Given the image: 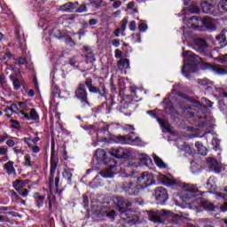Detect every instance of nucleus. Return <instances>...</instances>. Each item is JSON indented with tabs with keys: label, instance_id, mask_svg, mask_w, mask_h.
<instances>
[{
	"label": "nucleus",
	"instance_id": "obj_1",
	"mask_svg": "<svg viewBox=\"0 0 227 227\" xmlns=\"http://www.w3.org/2000/svg\"><path fill=\"white\" fill-rule=\"evenodd\" d=\"M94 159L98 160V164H104L107 167L106 171L100 172L101 178H113L116 175L118 162L114 158L107 157V153L104 149H97Z\"/></svg>",
	"mask_w": 227,
	"mask_h": 227
},
{
	"label": "nucleus",
	"instance_id": "obj_2",
	"mask_svg": "<svg viewBox=\"0 0 227 227\" xmlns=\"http://www.w3.org/2000/svg\"><path fill=\"white\" fill-rule=\"evenodd\" d=\"M114 203L116 205L117 208H119V212L121 214V219L124 224H129V226L137 224L139 218L132 214H129V207H132V202L121 196H117L114 198Z\"/></svg>",
	"mask_w": 227,
	"mask_h": 227
},
{
	"label": "nucleus",
	"instance_id": "obj_3",
	"mask_svg": "<svg viewBox=\"0 0 227 227\" xmlns=\"http://www.w3.org/2000/svg\"><path fill=\"white\" fill-rule=\"evenodd\" d=\"M183 58H184V59H188V62L184 63L181 72L183 75L186 77V79H191V74L197 72L198 63H200V59H201V58L192 51H184Z\"/></svg>",
	"mask_w": 227,
	"mask_h": 227
},
{
	"label": "nucleus",
	"instance_id": "obj_4",
	"mask_svg": "<svg viewBox=\"0 0 227 227\" xmlns=\"http://www.w3.org/2000/svg\"><path fill=\"white\" fill-rule=\"evenodd\" d=\"M86 88L89 90V93L96 95L98 100H108L107 96L109 95V90L106 87L104 82H94L93 78H86Z\"/></svg>",
	"mask_w": 227,
	"mask_h": 227
},
{
	"label": "nucleus",
	"instance_id": "obj_5",
	"mask_svg": "<svg viewBox=\"0 0 227 227\" xmlns=\"http://www.w3.org/2000/svg\"><path fill=\"white\" fill-rule=\"evenodd\" d=\"M18 106H19L20 109H23V110H20L17 113L20 120H23V121L27 120V121H40V115H38V112H36V109L31 108L29 111V114L26 113V111L27 110V103L19 101Z\"/></svg>",
	"mask_w": 227,
	"mask_h": 227
},
{
	"label": "nucleus",
	"instance_id": "obj_6",
	"mask_svg": "<svg viewBox=\"0 0 227 227\" xmlns=\"http://www.w3.org/2000/svg\"><path fill=\"white\" fill-rule=\"evenodd\" d=\"M51 160H50V184L54 182V176L56 175V169H58V162H59V157L58 156V153H56V142L54 138L51 139Z\"/></svg>",
	"mask_w": 227,
	"mask_h": 227
},
{
	"label": "nucleus",
	"instance_id": "obj_7",
	"mask_svg": "<svg viewBox=\"0 0 227 227\" xmlns=\"http://www.w3.org/2000/svg\"><path fill=\"white\" fill-rule=\"evenodd\" d=\"M180 187L185 189L183 192V201L188 205L194 203V198L198 196V189L196 186H189V184L181 183Z\"/></svg>",
	"mask_w": 227,
	"mask_h": 227
},
{
	"label": "nucleus",
	"instance_id": "obj_8",
	"mask_svg": "<svg viewBox=\"0 0 227 227\" xmlns=\"http://www.w3.org/2000/svg\"><path fill=\"white\" fill-rule=\"evenodd\" d=\"M74 98L78 99L82 107H90V100L88 99V90H86V79L84 82L79 83L74 91Z\"/></svg>",
	"mask_w": 227,
	"mask_h": 227
},
{
	"label": "nucleus",
	"instance_id": "obj_9",
	"mask_svg": "<svg viewBox=\"0 0 227 227\" xmlns=\"http://www.w3.org/2000/svg\"><path fill=\"white\" fill-rule=\"evenodd\" d=\"M121 189L126 196H139L143 190H141L139 184L137 183H134L133 181H124L121 184Z\"/></svg>",
	"mask_w": 227,
	"mask_h": 227
},
{
	"label": "nucleus",
	"instance_id": "obj_10",
	"mask_svg": "<svg viewBox=\"0 0 227 227\" xmlns=\"http://www.w3.org/2000/svg\"><path fill=\"white\" fill-rule=\"evenodd\" d=\"M171 210L168 209H161V210H151L148 213L149 219L152 221V223H154V224H164V217H167V215H171Z\"/></svg>",
	"mask_w": 227,
	"mask_h": 227
},
{
	"label": "nucleus",
	"instance_id": "obj_11",
	"mask_svg": "<svg viewBox=\"0 0 227 227\" xmlns=\"http://www.w3.org/2000/svg\"><path fill=\"white\" fill-rule=\"evenodd\" d=\"M155 181L153 180V174H151L147 171L143 172L137 179V184L140 187L141 191H145V189H148L150 185H153Z\"/></svg>",
	"mask_w": 227,
	"mask_h": 227
},
{
	"label": "nucleus",
	"instance_id": "obj_12",
	"mask_svg": "<svg viewBox=\"0 0 227 227\" xmlns=\"http://www.w3.org/2000/svg\"><path fill=\"white\" fill-rule=\"evenodd\" d=\"M154 198L157 205H166V202L169 199L168 190L162 186L157 187L154 190Z\"/></svg>",
	"mask_w": 227,
	"mask_h": 227
},
{
	"label": "nucleus",
	"instance_id": "obj_13",
	"mask_svg": "<svg viewBox=\"0 0 227 227\" xmlns=\"http://www.w3.org/2000/svg\"><path fill=\"white\" fill-rule=\"evenodd\" d=\"M204 68L206 70H209V72H213L214 74H216L217 75H227V67L223 68L219 65L204 63Z\"/></svg>",
	"mask_w": 227,
	"mask_h": 227
},
{
	"label": "nucleus",
	"instance_id": "obj_14",
	"mask_svg": "<svg viewBox=\"0 0 227 227\" xmlns=\"http://www.w3.org/2000/svg\"><path fill=\"white\" fill-rule=\"evenodd\" d=\"M79 6V2H67L59 6V10L64 13H73L74 10H76Z\"/></svg>",
	"mask_w": 227,
	"mask_h": 227
},
{
	"label": "nucleus",
	"instance_id": "obj_15",
	"mask_svg": "<svg viewBox=\"0 0 227 227\" xmlns=\"http://www.w3.org/2000/svg\"><path fill=\"white\" fill-rule=\"evenodd\" d=\"M109 154L112 157H114L115 159H127L129 157V154L125 152L123 147H119V148H112L109 151Z\"/></svg>",
	"mask_w": 227,
	"mask_h": 227
},
{
	"label": "nucleus",
	"instance_id": "obj_16",
	"mask_svg": "<svg viewBox=\"0 0 227 227\" xmlns=\"http://www.w3.org/2000/svg\"><path fill=\"white\" fill-rule=\"evenodd\" d=\"M128 141H132L133 143H136L139 141V137H136L135 138H132V136L130 135H124V136H117L115 137L114 143H117L119 145H127Z\"/></svg>",
	"mask_w": 227,
	"mask_h": 227
},
{
	"label": "nucleus",
	"instance_id": "obj_17",
	"mask_svg": "<svg viewBox=\"0 0 227 227\" xmlns=\"http://www.w3.org/2000/svg\"><path fill=\"white\" fill-rule=\"evenodd\" d=\"M208 48V43L204 39H197L195 41V46L194 49L197 51V52H200V54H205L207 52V49Z\"/></svg>",
	"mask_w": 227,
	"mask_h": 227
},
{
	"label": "nucleus",
	"instance_id": "obj_18",
	"mask_svg": "<svg viewBox=\"0 0 227 227\" xmlns=\"http://www.w3.org/2000/svg\"><path fill=\"white\" fill-rule=\"evenodd\" d=\"M207 166L209 171H214L215 173H221V167L219 166V161L215 158L207 159Z\"/></svg>",
	"mask_w": 227,
	"mask_h": 227
},
{
	"label": "nucleus",
	"instance_id": "obj_19",
	"mask_svg": "<svg viewBox=\"0 0 227 227\" xmlns=\"http://www.w3.org/2000/svg\"><path fill=\"white\" fill-rule=\"evenodd\" d=\"M202 22L203 18H200L198 16H192L190 19H188V24H190V27L192 29L201 30Z\"/></svg>",
	"mask_w": 227,
	"mask_h": 227
},
{
	"label": "nucleus",
	"instance_id": "obj_20",
	"mask_svg": "<svg viewBox=\"0 0 227 227\" xmlns=\"http://www.w3.org/2000/svg\"><path fill=\"white\" fill-rule=\"evenodd\" d=\"M157 180L159 184H160L161 185H166L167 187L176 184V181H175V179H171L168 177L166 175L162 174H160L158 176Z\"/></svg>",
	"mask_w": 227,
	"mask_h": 227
},
{
	"label": "nucleus",
	"instance_id": "obj_21",
	"mask_svg": "<svg viewBox=\"0 0 227 227\" xmlns=\"http://www.w3.org/2000/svg\"><path fill=\"white\" fill-rule=\"evenodd\" d=\"M203 27H206L208 31H215L217 27L215 26V23L212 21L210 17L206 16L202 19L201 29H203Z\"/></svg>",
	"mask_w": 227,
	"mask_h": 227
},
{
	"label": "nucleus",
	"instance_id": "obj_22",
	"mask_svg": "<svg viewBox=\"0 0 227 227\" xmlns=\"http://www.w3.org/2000/svg\"><path fill=\"white\" fill-rule=\"evenodd\" d=\"M27 184H29L28 179H26V180L17 179L12 183V187L18 192L20 191H22V189H24V187H26V185H27Z\"/></svg>",
	"mask_w": 227,
	"mask_h": 227
},
{
	"label": "nucleus",
	"instance_id": "obj_23",
	"mask_svg": "<svg viewBox=\"0 0 227 227\" xmlns=\"http://www.w3.org/2000/svg\"><path fill=\"white\" fill-rule=\"evenodd\" d=\"M97 113H103L104 114H110L113 107L109 106L106 101L103 102L96 109Z\"/></svg>",
	"mask_w": 227,
	"mask_h": 227
},
{
	"label": "nucleus",
	"instance_id": "obj_24",
	"mask_svg": "<svg viewBox=\"0 0 227 227\" xmlns=\"http://www.w3.org/2000/svg\"><path fill=\"white\" fill-rule=\"evenodd\" d=\"M9 79H10V81H12L13 90H15V91H18V90H20V88H22L20 80H19V77H17L16 74H10Z\"/></svg>",
	"mask_w": 227,
	"mask_h": 227
},
{
	"label": "nucleus",
	"instance_id": "obj_25",
	"mask_svg": "<svg viewBox=\"0 0 227 227\" xmlns=\"http://www.w3.org/2000/svg\"><path fill=\"white\" fill-rule=\"evenodd\" d=\"M117 68L119 70H123V68H126V70H129L130 68V60L129 59H121L117 62Z\"/></svg>",
	"mask_w": 227,
	"mask_h": 227
},
{
	"label": "nucleus",
	"instance_id": "obj_26",
	"mask_svg": "<svg viewBox=\"0 0 227 227\" xmlns=\"http://www.w3.org/2000/svg\"><path fill=\"white\" fill-rule=\"evenodd\" d=\"M13 164H15V162L10 160L4 165V169L6 171L7 175H17Z\"/></svg>",
	"mask_w": 227,
	"mask_h": 227
},
{
	"label": "nucleus",
	"instance_id": "obj_27",
	"mask_svg": "<svg viewBox=\"0 0 227 227\" xmlns=\"http://www.w3.org/2000/svg\"><path fill=\"white\" fill-rule=\"evenodd\" d=\"M197 83L200 84V86H207V90H212L214 86V82L208 78L198 79Z\"/></svg>",
	"mask_w": 227,
	"mask_h": 227
},
{
	"label": "nucleus",
	"instance_id": "obj_28",
	"mask_svg": "<svg viewBox=\"0 0 227 227\" xmlns=\"http://www.w3.org/2000/svg\"><path fill=\"white\" fill-rule=\"evenodd\" d=\"M164 104H166L165 106V113L167 114H175L176 109L172 103L169 102V99L164 98L163 100Z\"/></svg>",
	"mask_w": 227,
	"mask_h": 227
},
{
	"label": "nucleus",
	"instance_id": "obj_29",
	"mask_svg": "<svg viewBox=\"0 0 227 227\" xmlns=\"http://www.w3.org/2000/svg\"><path fill=\"white\" fill-rule=\"evenodd\" d=\"M167 217L168 219H171V221H170L171 224L178 225V224H180V223H182V216L173 213L172 211H171V215H167Z\"/></svg>",
	"mask_w": 227,
	"mask_h": 227
},
{
	"label": "nucleus",
	"instance_id": "obj_30",
	"mask_svg": "<svg viewBox=\"0 0 227 227\" xmlns=\"http://www.w3.org/2000/svg\"><path fill=\"white\" fill-rule=\"evenodd\" d=\"M100 176H97L90 183V187H92V189H98V187H102V185H104V182H102Z\"/></svg>",
	"mask_w": 227,
	"mask_h": 227
},
{
	"label": "nucleus",
	"instance_id": "obj_31",
	"mask_svg": "<svg viewBox=\"0 0 227 227\" xmlns=\"http://www.w3.org/2000/svg\"><path fill=\"white\" fill-rule=\"evenodd\" d=\"M103 3H104V0H89V3H87V5L91 6L92 8H95V10H100V8H102Z\"/></svg>",
	"mask_w": 227,
	"mask_h": 227
},
{
	"label": "nucleus",
	"instance_id": "obj_32",
	"mask_svg": "<svg viewBox=\"0 0 227 227\" xmlns=\"http://www.w3.org/2000/svg\"><path fill=\"white\" fill-rule=\"evenodd\" d=\"M215 40L217 43H219L220 47H226L227 45V40H226V35L221 33L220 35H216Z\"/></svg>",
	"mask_w": 227,
	"mask_h": 227
},
{
	"label": "nucleus",
	"instance_id": "obj_33",
	"mask_svg": "<svg viewBox=\"0 0 227 227\" xmlns=\"http://www.w3.org/2000/svg\"><path fill=\"white\" fill-rule=\"evenodd\" d=\"M62 176L69 184H72V176H74V175H72V171L69 168L63 169Z\"/></svg>",
	"mask_w": 227,
	"mask_h": 227
},
{
	"label": "nucleus",
	"instance_id": "obj_34",
	"mask_svg": "<svg viewBox=\"0 0 227 227\" xmlns=\"http://www.w3.org/2000/svg\"><path fill=\"white\" fill-rule=\"evenodd\" d=\"M202 207L204 210H207V212H214L215 210V206L210 203L208 200H204L201 202Z\"/></svg>",
	"mask_w": 227,
	"mask_h": 227
},
{
	"label": "nucleus",
	"instance_id": "obj_35",
	"mask_svg": "<svg viewBox=\"0 0 227 227\" xmlns=\"http://www.w3.org/2000/svg\"><path fill=\"white\" fill-rule=\"evenodd\" d=\"M153 159L154 163L156 164V166H158V168H160L161 169H166V168H168V166H166V163H164L160 157L155 155Z\"/></svg>",
	"mask_w": 227,
	"mask_h": 227
},
{
	"label": "nucleus",
	"instance_id": "obj_36",
	"mask_svg": "<svg viewBox=\"0 0 227 227\" xmlns=\"http://www.w3.org/2000/svg\"><path fill=\"white\" fill-rule=\"evenodd\" d=\"M88 4H82L79 6L76 7L74 12L75 13H86L88 12Z\"/></svg>",
	"mask_w": 227,
	"mask_h": 227
},
{
	"label": "nucleus",
	"instance_id": "obj_37",
	"mask_svg": "<svg viewBox=\"0 0 227 227\" xmlns=\"http://www.w3.org/2000/svg\"><path fill=\"white\" fill-rule=\"evenodd\" d=\"M25 162H23V166H29V168H35V162L31 161V156L29 154H26L24 156Z\"/></svg>",
	"mask_w": 227,
	"mask_h": 227
},
{
	"label": "nucleus",
	"instance_id": "obj_38",
	"mask_svg": "<svg viewBox=\"0 0 227 227\" xmlns=\"http://www.w3.org/2000/svg\"><path fill=\"white\" fill-rule=\"evenodd\" d=\"M207 187H209V189H215V176H209L207 181Z\"/></svg>",
	"mask_w": 227,
	"mask_h": 227
},
{
	"label": "nucleus",
	"instance_id": "obj_39",
	"mask_svg": "<svg viewBox=\"0 0 227 227\" xmlns=\"http://www.w3.org/2000/svg\"><path fill=\"white\" fill-rule=\"evenodd\" d=\"M59 180H60L59 171H58L55 179H54V176H53V182L52 183H51V177H49L50 185H52V184H54V182H55V189H59Z\"/></svg>",
	"mask_w": 227,
	"mask_h": 227
},
{
	"label": "nucleus",
	"instance_id": "obj_40",
	"mask_svg": "<svg viewBox=\"0 0 227 227\" xmlns=\"http://www.w3.org/2000/svg\"><path fill=\"white\" fill-rule=\"evenodd\" d=\"M157 121L158 123H160V125L165 129V130H168V132H169V129L171 127V125L169 123H166V121L160 119V118H158L157 119Z\"/></svg>",
	"mask_w": 227,
	"mask_h": 227
},
{
	"label": "nucleus",
	"instance_id": "obj_41",
	"mask_svg": "<svg viewBox=\"0 0 227 227\" xmlns=\"http://www.w3.org/2000/svg\"><path fill=\"white\" fill-rule=\"evenodd\" d=\"M51 93L53 97H59V95H61L59 92V87L56 83H52L51 85Z\"/></svg>",
	"mask_w": 227,
	"mask_h": 227
},
{
	"label": "nucleus",
	"instance_id": "obj_42",
	"mask_svg": "<svg viewBox=\"0 0 227 227\" xmlns=\"http://www.w3.org/2000/svg\"><path fill=\"white\" fill-rule=\"evenodd\" d=\"M12 125L10 126V129H15L16 130H20V122L17 120H10L9 121Z\"/></svg>",
	"mask_w": 227,
	"mask_h": 227
},
{
	"label": "nucleus",
	"instance_id": "obj_43",
	"mask_svg": "<svg viewBox=\"0 0 227 227\" xmlns=\"http://www.w3.org/2000/svg\"><path fill=\"white\" fill-rule=\"evenodd\" d=\"M177 97H180V98H184V100H188V102H191L192 104H194V100H192V97H189L182 92H177Z\"/></svg>",
	"mask_w": 227,
	"mask_h": 227
},
{
	"label": "nucleus",
	"instance_id": "obj_44",
	"mask_svg": "<svg viewBox=\"0 0 227 227\" xmlns=\"http://www.w3.org/2000/svg\"><path fill=\"white\" fill-rule=\"evenodd\" d=\"M4 59H15V55L13 53L10 52V49L6 50V52L4 55L3 60Z\"/></svg>",
	"mask_w": 227,
	"mask_h": 227
},
{
	"label": "nucleus",
	"instance_id": "obj_45",
	"mask_svg": "<svg viewBox=\"0 0 227 227\" xmlns=\"http://www.w3.org/2000/svg\"><path fill=\"white\" fill-rule=\"evenodd\" d=\"M218 10H222V12H227V0H222L218 4Z\"/></svg>",
	"mask_w": 227,
	"mask_h": 227
},
{
	"label": "nucleus",
	"instance_id": "obj_46",
	"mask_svg": "<svg viewBox=\"0 0 227 227\" xmlns=\"http://www.w3.org/2000/svg\"><path fill=\"white\" fill-rule=\"evenodd\" d=\"M64 151L61 153L60 160H68V152H67V145H63Z\"/></svg>",
	"mask_w": 227,
	"mask_h": 227
},
{
	"label": "nucleus",
	"instance_id": "obj_47",
	"mask_svg": "<svg viewBox=\"0 0 227 227\" xmlns=\"http://www.w3.org/2000/svg\"><path fill=\"white\" fill-rule=\"evenodd\" d=\"M82 205L84 207V208L88 207L90 206V199L87 195H83L82 198Z\"/></svg>",
	"mask_w": 227,
	"mask_h": 227
},
{
	"label": "nucleus",
	"instance_id": "obj_48",
	"mask_svg": "<svg viewBox=\"0 0 227 227\" xmlns=\"http://www.w3.org/2000/svg\"><path fill=\"white\" fill-rule=\"evenodd\" d=\"M109 124H105L102 128L98 129L99 134H109Z\"/></svg>",
	"mask_w": 227,
	"mask_h": 227
},
{
	"label": "nucleus",
	"instance_id": "obj_49",
	"mask_svg": "<svg viewBox=\"0 0 227 227\" xmlns=\"http://www.w3.org/2000/svg\"><path fill=\"white\" fill-rule=\"evenodd\" d=\"M43 201H45V195H42L41 199H37L36 200L37 208H42V207H43Z\"/></svg>",
	"mask_w": 227,
	"mask_h": 227
},
{
	"label": "nucleus",
	"instance_id": "obj_50",
	"mask_svg": "<svg viewBox=\"0 0 227 227\" xmlns=\"http://www.w3.org/2000/svg\"><path fill=\"white\" fill-rule=\"evenodd\" d=\"M146 29H148V25L146 23H139L138 31H140V33H145Z\"/></svg>",
	"mask_w": 227,
	"mask_h": 227
},
{
	"label": "nucleus",
	"instance_id": "obj_51",
	"mask_svg": "<svg viewBox=\"0 0 227 227\" xmlns=\"http://www.w3.org/2000/svg\"><path fill=\"white\" fill-rule=\"evenodd\" d=\"M65 42L67 45H69L70 47H74L75 45V42H74V39H72L70 36H66Z\"/></svg>",
	"mask_w": 227,
	"mask_h": 227
},
{
	"label": "nucleus",
	"instance_id": "obj_52",
	"mask_svg": "<svg viewBox=\"0 0 227 227\" xmlns=\"http://www.w3.org/2000/svg\"><path fill=\"white\" fill-rule=\"evenodd\" d=\"M114 56L116 59H123V51L120 49H116L114 51Z\"/></svg>",
	"mask_w": 227,
	"mask_h": 227
},
{
	"label": "nucleus",
	"instance_id": "obj_53",
	"mask_svg": "<svg viewBox=\"0 0 227 227\" xmlns=\"http://www.w3.org/2000/svg\"><path fill=\"white\" fill-rule=\"evenodd\" d=\"M183 150L188 153V155H192V149L191 148V145L184 144L183 146Z\"/></svg>",
	"mask_w": 227,
	"mask_h": 227
},
{
	"label": "nucleus",
	"instance_id": "obj_54",
	"mask_svg": "<svg viewBox=\"0 0 227 227\" xmlns=\"http://www.w3.org/2000/svg\"><path fill=\"white\" fill-rule=\"evenodd\" d=\"M46 205L48 204V210L50 212H52V199H51V196H48V198L45 200Z\"/></svg>",
	"mask_w": 227,
	"mask_h": 227
},
{
	"label": "nucleus",
	"instance_id": "obj_55",
	"mask_svg": "<svg viewBox=\"0 0 227 227\" xmlns=\"http://www.w3.org/2000/svg\"><path fill=\"white\" fill-rule=\"evenodd\" d=\"M129 31H136L137 29V23H136V20H131L129 22Z\"/></svg>",
	"mask_w": 227,
	"mask_h": 227
},
{
	"label": "nucleus",
	"instance_id": "obj_56",
	"mask_svg": "<svg viewBox=\"0 0 227 227\" xmlns=\"http://www.w3.org/2000/svg\"><path fill=\"white\" fill-rule=\"evenodd\" d=\"M6 139H12V137L7 133H4V135H0V143H4Z\"/></svg>",
	"mask_w": 227,
	"mask_h": 227
},
{
	"label": "nucleus",
	"instance_id": "obj_57",
	"mask_svg": "<svg viewBox=\"0 0 227 227\" xmlns=\"http://www.w3.org/2000/svg\"><path fill=\"white\" fill-rule=\"evenodd\" d=\"M127 24H129V20L127 18H124L121 25V31H125V29H127Z\"/></svg>",
	"mask_w": 227,
	"mask_h": 227
},
{
	"label": "nucleus",
	"instance_id": "obj_58",
	"mask_svg": "<svg viewBox=\"0 0 227 227\" xmlns=\"http://www.w3.org/2000/svg\"><path fill=\"white\" fill-rule=\"evenodd\" d=\"M19 192V194H20V196L22 197V198H26V197H27V194H29V190H27V189H23V190H20V192Z\"/></svg>",
	"mask_w": 227,
	"mask_h": 227
},
{
	"label": "nucleus",
	"instance_id": "obj_59",
	"mask_svg": "<svg viewBox=\"0 0 227 227\" xmlns=\"http://www.w3.org/2000/svg\"><path fill=\"white\" fill-rule=\"evenodd\" d=\"M110 86H111L112 93H117L116 85H114V82L113 78L110 79Z\"/></svg>",
	"mask_w": 227,
	"mask_h": 227
},
{
	"label": "nucleus",
	"instance_id": "obj_60",
	"mask_svg": "<svg viewBox=\"0 0 227 227\" xmlns=\"http://www.w3.org/2000/svg\"><path fill=\"white\" fill-rule=\"evenodd\" d=\"M85 58L86 59H91V61H95V54L93 53V51L87 52Z\"/></svg>",
	"mask_w": 227,
	"mask_h": 227
},
{
	"label": "nucleus",
	"instance_id": "obj_61",
	"mask_svg": "<svg viewBox=\"0 0 227 227\" xmlns=\"http://www.w3.org/2000/svg\"><path fill=\"white\" fill-rule=\"evenodd\" d=\"M69 65L71 67H75L77 65V57L74 56L69 59Z\"/></svg>",
	"mask_w": 227,
	"mask_h": 227
},
{
	"label": "nucleus",
	"instance_id": "obj_62",
	"mask_svg": "<svg viewBox=\"0 0 227 227\" xmlns=\"http://www.w3.org/2000/svg\"><path fill=\"white\" fill-rule=\"evenodd\" d=\"M17 65H24L26 63V59L24 57H20L16 59Z\"/></svg>",
	"mask_w": 227,
	"mask_h": 227
},
{
	"label": "nucleus",
	"instance_id": "obj_63",
	"mask_svg": "<svg viewBox=\"0 0 227 227\" xmlns=\"http://www.w3.org/2000/svg\"><path fill=\"white\" fill-rule=\"evenodd\" d=\"M131 36L133 38H137V43H141V34L139 33L132 34Z\"/></svg>",
	"mask_w": 227,
	"mask_h": 227
},
{
	"label": "nucleus",
	"instance_id": "obj_64",
	"mask_svg": "<svg viewBox=\"0 0 227 227\" xmlns=\"http://www.w3.org/2000/svg\"><path fill=\"white\" fill-rule=\"evenodd\" d=\"M0 223H10V218L6 215H0Z\"/></svg>",
	"mask_w": 227,
	"mask_h": 227
}]
</instances>
